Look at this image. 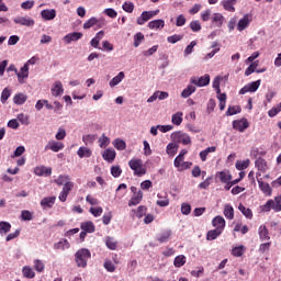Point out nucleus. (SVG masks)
Returning <instances> with one entry per match:
<instances>
[{"mask_svg":"<svg viewBox=\"0 0 281 281\" xmlns=\"http://www.w3.org/2000/svg\"><path fill=\"white\" fill-rule=\"evenodd\" d=\"M81 229L88 234H93L95 232V225H93V222H86L81 224Z\"/></svg>","mask_w":281,"mask_h":281,"instance_id":"obj_44","label":"nucleus"},{"mask_svg":"<svg viewBox=\"0 0 281 281\" xmlns=\"http://www.w3.org/2000/svg\"><path fill=\"white\" fill-rule=\"evenodd\" d=\"M50 93L53 98H60L65 93V88L63 87V81L57 80L53 83L50 88Z\"/></svg>","mask_w":281,"mask_h":281,"instance_id":"obj_9","label":"nucleus"},{"mask_svg":"<svg viewBox=\"0 0 281 281\" xmlns=\"http://www.w3.org/2000/svg\"><path fill=\"white\" fill-rule=\"evenodd\" d=\"M44 21H54L56 19V9H44L41 11Z\"/></svg>","mask_w":281,"mask_h":281,"instance_id":"obj_19","label":"nucleus"},{"mask_svg":"<svg viewBox=\"0 0 281 281\" xmlns=\"http://www.w3.org/2000/svg\"><path fill=\"white\" fill-rule=\"evenodd\" d=\"M245 251H247V248H245V246L243 245H239V246L233 247L231 254L235 258H240L245 254Z\"/></svg>","mask_w":281,"mask_h":281,"instance_id":"obj_35","label":"nucleus"},{"mask_svg":"<svg viewBox=\"0 0 281 281\" xmlns=\"http://www.w3.org/2000/svg\"><path fill=\"white\" fill-rule=\"evenodd\" d=\"M105 243V247H108V249H110L111 251H115V249H117V241L115 240L114 237L108 236L104 239Z\"/></svg>","mask_w":281,"mask_h":281,"instance_id":"obj_33","label":"nucleus"},{"mask_svg":"<svg viewBox=\"0 0 281 281\" xmlns=\"http://www.w3.org/2000/svg\"><path fill=\"white\" fill-rule=\"evenodd\" d=\"M233 128L239 133H245L249 128V122L247 119L236 120L233 122Z\"/></svg>","mask_w":281,"mask_h":281,"instance_id":"obj_13","label":"nucleus"},{"mask_svg":"<svg viewBox=\"0 0 281 281\" xmlns=\"http://www.w3.org/2000/svg\"><path fill=\"white\" fill-rule=\"evenodd\" d=\"M13 102L14 104H18V105L25 104V102H27V95L23 93H18L14 95Z\"/></svg>","mask_w":281,"mask_h":281,"instance_id":"obj_46","label":"nucleus"},{"mask_svg":"<svg viewBox=\"0 0 281 281\" xmlns=\"http://www.w3.org/2000/svg\"><path fill=\"white\" fill-rule=\"evenodd\" d=\"M211 47L213 50L205 55L204 60H210L211 58H214V56H216V54L221 52V46H218L217 42H213Z\"/></svg>","mask_w":281,"mask_h":281,"instance_id":"obj_29","label":"nucleus"},{"mask_svg":"<svg viewBox=\"0 0 281 281\" xmlns=\"http://www.w3.org/2000/svg\"><path fill=\"white\" fill-rule=\"evenodd\" d=\"M100 23H102V20H98L97 18H90L83 23V30H91L93 25H100Z\"/></svg>","mask_w":281,"mask_h":281,"instance_id":"obj_37","label":"nucleus"},{"mask_svg":"<svg viewBox=\"0 0 281 281\" xmlns=\"http://www.w3.org/2000/svg\"><path fill=\"white\" fill-rule=\"evenodd\" d=\"M91 258V251L87 248H81L75 254V262L77 267L85 269L87 267V262Z\"/></svg>","mask_w":281,"mask_h":281,"instance_id":"obj_2","label":"nucleus"},{"mask_svg":"<svg viewBox=\"0 0 281 281\" xmlns=\"http://www.w3.org/2000/svg\"><path fill=\"white\" fill-rule=\"evenodd\" d=\"M80 38H82V33L72 32L65 35L63 41L66 43V45H70V43H76V41H80Z\"/></svg>","mask_w":281,"mask_h":281,"instance_id":"obj_15","label":"nucleus"},{"mask_svg":"<svg viewBox=\"0 0 281 281\" xmlns=\"http://www.w3.org/2000/svg\"><path fill=\"white\" fill-rule=\"evenodd\" d=\"M71 177L69 175H59L55 180L54 183L57 186H65V183L70 182Z\"/></svg>","mask_w":281,"mask_h":281,"instance_id":"obj_38","label":"nucleus"},{"mask_svg":"<svg viewBox=\"0 0 281 281\" xmlns=\"http://www.w3.org/2000/svg\"><path fill=\"white\" fill-rule=\"evenodd\" d=\"M143 41H144V34L142 32L136 33L134 35V47L142 45Z\"/></svg>","mask_w":281,"mask_h":281,"instance_id":"obj_61","label":"nucleus"},{"mask_svg":"<svg viewBox=\"0 0 281 281\" xmlns=\"http://www.w3.org/2000/svg\"><path fill=\"white\" fill-rule=\"evenodd\" d=\"M271 249V241L262 243L259 245V254H265Z\"/></svg>","mask_w":281,"mask_h":281,"instance_id":"obj_63","label":"nucleus"},{"mask_svg":"<svg viewBox=\"0 0 281 281\" xmlns=\"http://www.w3.org/2000/svg\"><path fill=\"white\" fill-rule=\"evenodd\" d=\"M281 212V195L276 196L274 200H268L266 204L261 206V211L263 212Z\"/></svg>","mask_w":281,"mask_h":281,"instance_id":"obj_3","label":"nucleus"},{"mask_svg":"<svg viewBox=\"0 0 281 281\" xmlns=\"http://www.w3.org/2000/svg\"><path fill=\"white\" fill-rule=\"evenodd\" d=\"M11 95H12V91L9 88H4L1 92L0 102L2 104H5V102H8Z\"/></svg>","mask_w":281,"mask_h":281,"instance_id":"obj_48","label":"nucleus"},{"mask_svg":"<svg viewBox=\"0 0 281 281\" xmlns=\"http://www.w3.org/2000/svg\"><path fill=\"white\" fill-rule=\"evenodd\" d=\"M183 123V112H176L171 115V124L175 126H181Z\"/></svg>","mask_w":281,"mask_h":281,"instance_id":"obj_32","label":"nucleus"},{"mask_svg":"<svg viewBox=\"0 0 281 281\" xmlns=\"http://www.w3.org/2000/svg\"><path fill=\"white\" fill-rule=\"evenodd\" d=\"M71 190H74V182H66L63 187V190L59 193V201H61V203H65V201H67V196H69V192H71Z\"/></svg>","mask_w":281,"mask_h":281,"instance_id":"obj_10","label":"nucleus"},{"mask_svg":"<svg viewBox=\"0 0 281 281\" xmlns=\"http://www.w3.org/2000/svg\"><path fill=\"white\" fill-rule=\"evenodd\" d=\"M22 274L23 278H26L27 280H33V278H36V272H34V269L30 266H24L22 268Z\"/></svg>","mask_w":281,"mask_h":281,"instance_id":"obj_26","label":"nucleus"},{"mask_svg":"<svg viewBox=\"0 0 281 281\" xmlns=\"http://www.w3.org/2000/svg\"><path fill=\"white\" fill-rule=\"evenodd\" d=\"M261 82L262 81L260 79H258L257 81L247 83L239 90V95H245V93H256V91H258V89H260Z\"/></svg>","mask_w":281,"mask_h":281,"instance_id":"obj_6","label":"nucleus"},{"mask_svg":"<svg viewBox=\"0 0 281 281\" xmlns=\"http://www.w3.org/2000/svg\"><path fill=\"white\" fill-rule=\"evenodd\" d=\"M16 120L23 124V126H30V115H26L24 113H20L16 116Z\"/></svg>","mask_w":281,"mask_h":281,"instance_id":"obj_55","label":"nucleus"},{"mask_svg":"<svg viewBox=\"0 0 281 281\" xmlns=\"http://www.w3.org/2000/svg\"><path fill=\"white\" fill-rule=\"evenodd\" d=\"M218 177L222 183H229V181H232V175L229 173V171H221L218 173Z\"/></svg>","mask_w":281,"mask_h":281,"instance_id":"obj_54","label":"nucleus"},{"mask_svg":"<svg viewBox=\"0 0 281 281\" xmlns=\"http://www.w3.org/2000/svg\"><path fill=\"white\" fill-rule=\"evenodd\" d=\"M13 23H15V25H22L23 27H34V25H36V21L30 18V15H19L13 19Z\"/></svg>","mask_w":281,"mask_h":281,"instance_id":"obj_4","label":"nucleus"},{"mask_svg":"<svg viewBox=\"0 0 281 281\" xmlns=\"http://www.w3.org/2000/svg\"><path fill=\"white\" fill-rule=\"evenodd\" d=\"M142 199H144V193L142 191L134 193L128 202L130 207H132L133 205H139V203H142Z\"/></svg>","mask_w":281,"mask_h":281,"instance_id":"obj_27","label":"nucleus"},{"mask_svg":"<svg viewBox=\"0 0 281 281\" xmlns=\"http://www.w3.org/2000/svg\"><path fill=\"white\" fill-rule=\"evenodd\" d=\"M33 265H34V269H35V271H37V273H43V271H45V263L43 262V260L35 259L33 261Z\"/></svg>","mask_w":281,"mask_h":281,"instance_id":"obj_53","label":"nucleus"},{"mask_svg":"<svg viewBox=\"0 0 281 281\" xmlns=\"http://www.w3.org/2000/svg\"><path fill=\"white\" fill-rule=\"evenodd\" d=\"M224 21H225V18L221 13H214L212 15V23H215L216 27H221Z\"/></svg>","mask_w":281,"mask_h":281,"instance_id":"obj_43","label":"nucleus"},{"mask_svg":"<svg viewBox=\"0 0 281 281\" xmlns=\"http://www.w3.org/2000/svg\"><path fill=\"white\" fill-rule=\"evenodd\" d=\"M178 150H179V145H177V143H169L167 145L166 153L167 155H169V157H175Z\"/></svg>","mask_w":281,"mask_h":281,"instance_id":"obj_36","label":"nucleus"},{"mask_svg":"<svg viewBox=\"0 0 281 281\" xmlns=\"http://www.w3.org/2000/svg\"><path fill=\"white\" fill-rule=\"evenodd\" d=\"M210 153H216V147L211 146V147H207L206 149L200 151L201 161H207V155H210Z\"/></svg>","mask_w":281,"mask_h":281,"instance_id":"obj_42","label":"nucleus"},{"mask_svg":"<svg viewBox=\"0 0 281 281\" xmlns=\"http://www.w3.org/2000/svg\"><path fill=\"white\" fill-rule=\"evenodd\" d=\"M258 186H259V190H261V192L266 195V196H271V186L265 181H262V179H257Z\"/></svg>","mask_w":281,"mask_h":281,"instance_id":"obj_22","label":"nucleus"},{"mask_svg":"<svg viewBox=\"0 0 281 281\" xmlns=\"http://www.w3.org/2000/svg\"><path fill=\"white\" fill-rule=\"evenodd\" d=\"M64 148L65 144L58 140H49L45 146V150H52L53 153H60Z\"/></svg>","mask_w":281,"mask_h":281,"instance_id":"obj_12","label":"nucleus"},{"mask_svg":"<svg viewBox=\"0 0 281 281\" xmlns=\"http://www.w3.org/2000/svg\"><path fill=\"white\" fill-rule=\"evenodd\" d=\"M147 27L149 30H164V27H166V21L162 19L153 20L148 22Z\"/></svg>","mask_w":281,"mask_h":281,"instance_id":"obj_21","label":"nucleus"},{"mask_svg":"<svg viewBox=\"0 0 281 281\" xmlns=\"http://www.w3.org/2000/svg\"><path fill=\"white\" fill-rule=\"evenodd\" d=\"M212 225L215 227V229L223 232L225 229V218L221 215H217L212 220Z\"/></svg>","mask_w":281,"mask_h":281,"instance_id":"obj_23","label":"nucleus"},{"mask_svg":"<svg viewBox=\"0 0 281 281\" xmlns=\"http://www.w3.org/2000/svg\"><path fill=\"white\" fill-rule=\"evenodd\" d=\"M21 218L22 221H32V218H34V213L24 210L21 212Z\"/></svg>","mask_w":281,"mask_h":281,"instance_id":"obj_62","label":"nucleus"},{"mask_svg":"<svg viewBox=\"0 0 281 281\" xmlns=\"http://www.w3.org/2000/svg\"><path fill=\"white\" fill-rule=\"evenodd\" d=\"M69 247H71V245L67 239H63L54 245V249H61V251H65V249H69Z\"/></svg>","mask_w":281,"mask_h":281,"instance_id":"obj_50","label":"nucleus"},{"mask_svg":"<svg viewBox=\"0 0 281 281\" xmlns=\"http://www.w3.org/2000/svg\"><path fill=\"white\" fill-rule=\"evenodd\" d=\"M191 85H195V87H207L210 85V75H204L202 77H192L190 79Z\"/></svg>","mask_w":281,"mask_h":281,"instance_id":"obj_8","label":"nucleus"},{"mask_svg":"<svg viewBox=\"0 0 281 281\" xmlns=\"http://www.w3.org/2000/svg\"><path fill=\"white\" fill-rule=\"evenodd\" d=\"M157 201L156 204L158 207H168L170 205V199H168V193H158L157 194Z\"/></svg>","mask_w":281,"mask_h":281,"instance_id":"obj_18","label":"nucleus"},{"mask_svg":"<svg viewBox=\"0 0 281 281\" xmlns=\"http://www.w3.org/2000/svg\"><path fill=\"white\" fill-rule=\"evenodd\" d=\"M159 14V9L155 11H144L140 16L137 18V24L144 25V23H147V21H150L153 16H157Z\"/></svg>","mask_w":281,"mask_h":281,"instance_id":"obj_7","label":"nucleus"},{"mask_svg":"<svg viewBox=\"0 0 281 281\" xmlns=\"http://www.w3.org/2000/svg\"><path fill=\"white\" fill-rule=\"evenodd\" d=\"M238 210L239 212H241V214H244L246 218H249V220L254 218V213L251 212V209H247L245 207V205L239 204Z\"/></svg>","mask_w":281,"mask_h":281,"instance_id":"obj_47","label":"nucleus"},{"mask_svg":"<svg viewBox=\"0 0 281 281\" xmlns=\"http://www.w3.org/2000/svg\"><path fill=\"white\" fill-rule=\"evenodd\" d=\"M122 8L124 12L132 14L133 10H135V4H133V2H124Z\"/></svg>","mask_w":281,"mask_h":281,"instance_id":"obj_64","label":"nucleus"},{"mask_svg":"<svg viewBox=\"0 0 281 281\" xmlns=\"http://www.w3.org/2000/svg\"><path fill=\"white\" fill-rule=\"evenodd\" d=\"M258 235L261 243H265V240H271V236H269V228H267V225L259 226Z\"/></svg>","mask_w":281,"mask_h":281,"instance_id":"obj_20","label":"nucleus"},{"mask_svg":"<svg viewBox=\"0 0 281 281\" xmlns=\"http://www.w3.org/2000/svg\"><path fill=\"white\" fill-rule=\"evenodd\" d=\"M170 236H172V233L170 231H166L158 236V241L168 243Z\"/></svg>","mask_w":281,"mask_h":281,"instance_id":"obj_59","label":"nucleus"},{"mask_svg":"<svg viewBox=\"0 0 281 281\" xmlns=\"http://www.w3.org/2000/svg\"><path fill=\"white\" fill-rule=\"evenodd\" d=\"M77 155H78V157H80V159H85V157L86 158L91 157V155H93V153L91 151V149L89 147L81 146L77 150Z\"/></svg>","mask_w":281,"mask_h":281,"instance_id":"obj_28","label":"nucleus"},{"mask_svg":"<svg viewBox=\"0 0 281 281\" xmlns=\"http://www.w3.org/2000/svg\"><path fill=\"white\" fill-rule=\"evenodd\" d=\"M128 166L131 170H133L135 177H144V175L148 172L146 166H144V161L139 158H132L128 161Z\"/></svg>","mask_w":281,"mask_h":281,"instance_id":"obj_1","label":"nucleus"},{"mask_svg":"<svg viewBox=\"0 0 281 281\" xmlns=\"http://www.w3.org/2000/svg\"><path fill=\"white\" fill-rule=\"evenodd\" d=\"M36 177H52V168L45 166H37L34 168Z\"/></svg>","mask_w":281,"mask_h":281,"instance_id":"obj_16","label":"nucleus"},{"mask_svg":"<svg viewBox=\"0 0 281 281\" xmlns=\"http://www.w3.org/2000/svg\"><path fill=\"white\" fill-rule=\"evenodd\" d=\"M98 142L101 148H106L111 144V138L103 133Z\"/></svg>","mask_w":281,"mask_h":281,"instance_id":"obj_49","label":"nucleus"},{"mask_svg":"<svg viewBox=\"0 0 281 281\" xmlns=\"http://www.w3.org/2000/svg\"><path fill=\"white\" fill-rule=\"evenodd\" d=\"M187 260L188 259L184 257V255H178L173 260V266L176 269H181V267L186 265Z\"/></svg>","mask_w":281,"mask_h":281,"instance_id":"obj_41","label":"nucleus"},{"mask_svg":"<svg viewBox=\"0 0 281 281\" xmlns=\"http://www.w3.org/2000/svg\"><path fill=\"white\" fill-rule=\"evenodd\" d=\"M255 166L262 173H265V172H267V170H269V165H267V160H265L263 158H258L255 161Z\"/></svg>","mask_w":281,"mask_h":281,"instance_id":"obj_25","label":"nucleus"},{"mask_svg":"<svg viewBox=\"0 0 281 281\" xmlns=\"http://www.w3.org/2000/svg\"><path fill=\"white\" fill-rule=\"evenodd\" d=\"M222 5L226 12H236V0H224L222 1Z\"/></svg>","mask_w":281,"mask_h":281,"instance_id":"obj_31","label":"nucleus"},{"mask_svg":"<svg viewBox=\"0 0 281 281\" xmlns=\"http://www.w3.org/2000/svg\"><path fill=\"white\" fill-rule=\"evenodd\" d=\"M249 159L246 160H238L235 165V167L237 168V170H247V168H249Z\"/></svg>","mask_w":281,"mask_h":281,"instance_id":"obj_56","label":"nucleus"},{"mask_svg":"<svg viewBox=\"0 0 281 281\" xmlns=\"http://www.w3.org/2000/svg\"><path fill=\"white\" fill-rule=\"evenodd\" d=\"M54 203H56V196L43 198L42 201H41V205H42L43 210H47L49 207H53Z\"/></svg>","mask_w":281,"mask_h":281,"instance_id":"obj_24","label":"nucleus"},{"mask_svg":"<svg viewBox=\"0 0 281 281\" xmlns=\"http://www.w3.org/2000/svg\"><path fill=\"white\" fill-rule=\"evenodd\" d=\"M12 229V225L8 222H0V234L4 235L8 234Z\"/></svg>","mask_w":281,"mask_h":281,"instance_id":"obj_57","label":"nucleus"},{"mask_svg":"<svg viewBox=\"0 0 281 281\" xmlns=\"http://www.w3.org/2000/svg\"><path fill=\"white\" fill-rule=\"evenodd\" d=\"M126 183H121L117 189L116 192H120L116 196L117 199H123L126 195Z\"/></svg>","mask_w":281,"mask_h":281,"instance_id":"obj_58","label":"nucleus"},{"mask_svg":"<svg viewBox=\"0 0 281 281\" xmlns=\"http://www.w3.org/2000/svg\"><path fill=\"white\" fill-rule=\"evenodd\" d=\"M171 137L173 142H177L178 144H183V146L192 144V138H190V135L183 132H175L171 134Z\"/></svg>","mask_w":281,"mask_h":281,"instance_id":"obj_5","label":"nucleus"},{"mask_svg":"<svg viewBox=\"0 0 281 281\" xmlns=\"http://www.w3.org/2000/svg\"><path fill=\"white\" fill-rule=\"evenodd\" d=\"M95 139H98V135L95 134H86L82 136V142L83 144L89 145V144H93V142H95Z\"/></svg>","mask_w":281,"mask_h":281,"instance_id":"obj_52","label":"nucleus"},{"mask_svg":"<svg viewBox=\"0 0 281 281\" xmlns=\"http://www.w3.org/2000/svg\"><path fill=\"white\" fill-rule=\"evenodd\" d=\"M112 144L116 150H126V142L122 138L114 139Z\"/></svg>","mask_w":281,"mask_h":281,"instance_id":"obj_45","label":"nucleus"},{"mask_svg":"<svg viewBox=\"0 0 281 281\" xmlns=\"http://www.w3.org/2000/svg\"><path fill=\"white\" fill-rule=\"evenodd\" d=\"M223 214L228 221H234V206L225 204Z\"/></svg>","mask_w":281,"mask_h":281,"instance_id":"obj_34","label":"nucleus"},{"mask_svg":"<svg viewBox=\"0 0 281 281\" xmlns=\"http://www.w3.org/2000/svg\"><path fill=\"white\" fill-rule=\"evenodd\" d=\"M240 111H243L240 109V105H229L227 111H226V115L227 116L238 115V113H240Z\"/></svg>","mask_w":281,"mask_h":281,"instance_id":"obj_51","label":"nucleus"},{"mask_svg":"<svg viewBox=\"0 0 281 281\" xmlns=\"http://www.w3.org/2000/svg\"><path fill=\"white\" fill-rule=\"evenodd\" d=\"M117 156V153H115V149L113 148H106L102 153V158L104 161H108V164H113L115 161V157Z\"/></svg>","mask_w":281,"mask_h":281,"instance_id":"obj_17","label":"nucleus"},{"mask_svg":"<svg viewBox=\"0 0 281 281\" xmlns=\"http://www.w3.org/2000/svg\"><path fill=\"white\" fill-rule=\"evenodd\" d=\"M251 24V14H245L241 19H239L237 23V31L245 32L247 27Z\"/></svg>","mask_w":281,"mask_h":281,"instance_id":"obj_11","label":"nucleus"},{"mask_svg":"<svg viewBox=\"0 0 281 281\" xmlns=\"http://www.w3.org/2000/svg\"><path fill=\"white\" fill-rule=\"evenodd\" d=\"M195 91L196 87L194 86V83H190L182 90L181 98H190V95H192V93H194Z\"/></svg>","mask_w":281,"mask_h":281,"instance_id":"obj_30","label":"nucleus"},{"mask_svg":"<svg viewBox=\"0 0 281 281\" xmlns=\"http://www.w3.org/2000/svg\"><path fill=\"white\" fill-rule=\"evenodd\" d=\"M18 82L20 85H25V80L30 78V67L23 66L20 71L16 72Z\"/></svg>","mask_w":281,"mask_h":281,"instance_id":"obj_14","label":"nucleus"},{"mask_svg":"<svg viewBox=\"0 0 281 281\" xmlns=\"http://www.w3.org/2000/svg\"><path fill=\"white\" fill-rule=\"evenodd\" d=\"M89 212L90 214H92V216L98 218L102 216V212H104V210L102 209V206H97V207H90Z\"/></svg>","mask_w":281,"mask_h":281,"instance_id":"obj_60","label":"nucleus"},{"mask_svg":"<svg viewBox=\"0 0 281 281\" xmlns=\"http://www.w3.org/2000/svg\"><path fill=\"white\" fill-rule=\"evenodd\" d=\"M222 234H223V231H220L218 228L211 229L206 234V240H216V238Z\"/></svg>","mask_w":281,"mask_h":281,"instance_id":"obj_40","label":"nucleus"},{"mask_svg":"<svg viewBox=\"0 0 281 281\" xmlns=\"http://www.w3.org/2000/svg\"><path fill=\"white\" fill-rule=\"evenodd\" d=\"M125 78V75H124V71H121L117 74V76H115L110 82V87L113 88V87H117V85H120V82H122V80H124Z\"/></svg>","mask_w":281,"mask_h":281,"instance_id":"obj_39","label":"nucleus"}]
</instances>
